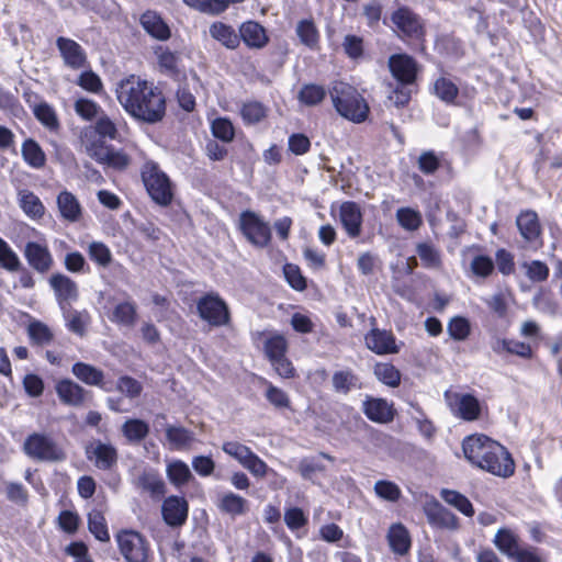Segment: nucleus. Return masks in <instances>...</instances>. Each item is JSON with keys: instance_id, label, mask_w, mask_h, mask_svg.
<instances>
[{"instance_id": "e2e57ef3", "label": "nucleus", "mask_w": 562, "mask_h": 562, "mask_svg": "<svg viewBox=\"0 0 562 562\" xmlns=\"http://www.w3.org/2000/svg\"><path fill=\"white\" fill-rule=\"evenodd\" d=\"M93 131L101 138L116 139L119 137L117 127L108 115H101L98 119Z\"/></svg>"}, {"instance_id": "3c124183", "label": "nucleus", "mask_w": 562, "mask_h": 562, "mask_svg": "<svg viewBox=\"0 0 562 562\" xmlns=\"http://www.w3.org/2000/svg\"><path fill=\"white\" fill-rule=\"evenodd\" d=\"M326 90L315 83L304 85L299 92V100L306 105H316L324 100Z\"/></svg>"}, {"instance_id": "393cba45", "label": "nucleus", "mask_w": 562, "mask_h": 562, "mask_svg": "<svg viewBox=\"0 0 562 562\" xmlns=\"http://www.w3.org/2000/svg\"><path fill=\"white\" fill-rule=\"evenodd\" d=\"M80 144L85 153L97 162H99L108 147L99 135L95 134L92 127H86L80 133Z\"/></svg>"}, {"instance_id": "aec40b11", "label": "nucleus", "mask_w": 562, "mask_h": 562, "mask_svg": "<svg viewBox=\"0 0 562 562\" xmlns=\"http://www.w3.org/2000/svg\"><path fill=\"white\" fill-rule=\"evenodd\" d=\"M56 203L60 217L64 221L69 223H77L82 218V205L71 192L67 190L59 192Z\"/></svg>"}, {"instance_id": "603ef678", "label": "nucleus", "mask_w": 562, "mask_h": 562, "mask_svg": "<svg viewBox=\"0 0 562 562\" xmlns=\"http://www.w3.org/2000/svg\"><path fill=\"white\" fill-rule=\"evenodd\" d=\"M222 450L229 457L237 460L243 467L249 461V459L255 453L249 447L237 441L224 442L222 446Z\"/></svg>"}, {"instance_id": "f257e3e1", "label": "nucleus", "mask_w": 562, "mask_h": 562, "mask_svg": "<svg viewBox=\"0 0 562 562\" xmlns=\"http://www.w3.org/2000/svg\"><path fill=\"white\" fill-rule=\"evenodd\" d=\"M115 94L124 111L137 121L155 124L166 114V99L160 89L137 76L117 82Z\"/></svg>"}, {"instance_id": "9d476101", "label": "nucleus", "mask_w": 562, "mask_h": 562, "mask_svg": "<svg viewBox=\"0 0 562 562\" xmlns=\"http://www.w3.org/2000/svg\"><path fill=\"white\" fill-rule=\"evenodd\" d=\"M363 414L378 424H389L394 419L395 408L384 398L367 396L362 404Z\"/></svg>"}, {"instance_id": "6e6552de", "label": "nucleus", "mask_w": 562, "mask_h": 562, "mask_svg": "<svg viewBox=\"0 0 562 562\" xmlns=\"http://www.w3.org/2000/svg\"><path fill=\"white\" fill-rule=\"evenodd\" d=\"M199 315L212 326H223L229 323V311L226 303L214 293H209L196 303Z\"/></svg>"}, {"instance_id": "7ed1b4c3", "label": "nucleus", "mask_w": 562, "mask_h": 562, "mask_svg": "<svg viewBox=\"0 0 562 562\" xmlns=\"http://www.w3.org/2000/svg\"><path fill=\"white\" fill-rule=\"evenodd\" d=\"M329 93L334 108L342 117L353 123L367 120L369 105L356 88L344 81H335Z\"/></svg>"}, {"instance_id": "0e129e2a", "label": "nucleus", "mask_w": 562, "mask_h": 562, "mask_svg": "<svg viewBox=\"0 0 562 562\" xmlns=\"http://www.w3.org/2000/svg\"><path fill=\"white\" fill-rule=\"evenodd\" d=\"M89 257L102 267L109 266L112 259L110 249L102 243L93 241L89 245Z\"/></svg>"}, {"instance_id": "8fccbe9b", "label": "nucleus", "mask_w": 562, "mask_h": 562, "mask_svg": "<svg viewBox=\"0 0 562 562\" xmlns=\"http://www.w3.org/2000/svg\"><path fill=\"white\" fill-rule=\"evenodd\" d=\"M434 92L441 101L452 103L458 97L459 89L450 79L440 77L434 83Z\"/></svg>"}, {"instance_id": "e433bc0d", "label": "nucleus", "mask_w": 562, "mask_h": 562, "mask_svg": "<svg viewBox=\"0 0 562 562\" xmlns=\"http://www.w3.org/2000/svg\"><path fill=\"white\" fill-rule=\"evenodd\" d=\"M166 437L171 449L181 450L188 448L193 441V432L177 426L166 428Z\"/></svg>"}, {"instance_id": "4468645a", "label": "nucleus", "mask_w": 562, "mask_h": 562, "mask_svg": "<svg viewBox=\"0 0 562 562\" xmlns=\"http://www.w3.org/2000/svg\"><path fill=\"white\" fill-rule=\"evenodd\" d=\"M395 27L406 36L418 37L423 33L420 19L411 9L401 7L392 13Z\"/></svg>"}, {"instance_id": "6ab92c4d", "label": "nucleus", "mask_w": 562, "mask_h": 562, "mask_svg": "<svg viewBox=\"0 0 562 562\" xmlns=\"http://www.w3.org/2000/svg\"><path fill=\"white\" fill-rule=\"evenodd\" d=\"M49 285L61 307L65 303L76 301L78 297L77 283L63 273H54L49 278Z\"/></svg>"}, {"instance_id": "864d4df0", "label": "nucleus", "mask_w": 562, "mask_h": 562, "mask_svg": "<svg viewBox=\"0 0 562 562\" xmlns=\"http://www.w3.org/2000/svg\"><path fill=\"white\" fill-rule=\"evenodd\" d=\"M296 34L300 41L308 47H314L318 42L317 29L311 20L300 21L296 26Z\"/></svg>"}, {"instance_id": "423d86ee", "label": "nucleus", "mask_w": 562, "mask_h": 562, "mask_svg": "<svg viewBox=\"0 0 562 562\" xmlns=\"http://www.w3.org/2000/svg\"><path fill=\"white\" fill-rule=\"evenodd\" d=\"M239 228L244 236L255 246L266 247L271 239L269 224L252 211H245L240 214Z\"/></svg>"}, {"instance_id": "2f4dec72", "label": "nucleus", "mask_w": 562, "mask_h": 562, "mask_svg": "<svg viewBox=\"0 0 562 562\" xmlns=\"http://www.w3.org/2000/svg\"><path fill=\"white\" fill-rule=\"evenodd\" d=\"M24 161L34 169H42L46 164V155L40 144L33 138H27L21 146Z\"/></svg>"}, {"instance_id": "4d7b16f0", "label": "nucleus", "mask_w": 562, "mask_h": 562, "mask_svg": "<svg viewBox=\"0 0 562 562\" xmlns=\"http://www.w3.org/2000/svg\"><path fill=\"white\" fill-rule=\"evenodd\" d=\"M0 266L11 272L18 271L21 261L7 241L0 237Z\"/></svg>"}, {"instance_id": "f3484780", "label": "nucleus", "mask_w": 562, "mask_h": 562, "mask_svg": "<svg viewBox=\"0 0 562 562\" xmlns=\"http://www.w3.org/2000/svg\"><path fill=\"white\" fill-rule=\"evenodd\" d=\"M424 513L429 524L436 527L454 529L458 526L457 517L434 498L424 504Z\"/></svg>"}, {"instance_id": "f03ea898", "label": "nucleus", "mask_w": 562, "mask_h": 562, "mask_svg": "<svg viewBox=\"0 0 562 562\" xmlns=\"http://www.w3.org/2000/svg\"><path fill=\"white\" fill-rule=\"evenodd\" d=\"M462 449L469 462L482 470L502 477L514 473L515 463L507 449L485 435L468 436Z\"/></svg>"}, {"instance_id": "473e14b6", "label": "nucleus", "mask_w": 562, "mask_h": 562, "mask_svg": "<svg viewBox=\"0 0 562 562\" xmlns=\"http://www.w3.org/2000/svg\"><path fill=\"white\" fill-rule=\"evenodd\" d=\"M496 548L509 559L521 548L518 536L510 529H499L494 538Z\"/></svg>"}, {"instance_id": "20e7f679", "label": "nucleus", "mask_w": 562, "mask_h": 562, "mask_svg": "<svg viewBox=\"0 0 562 562\" xmlns=\"http://www.w3.org/2000/svg\"><path fill=\"white\" fill-rule=\"evenodd\" d=\"M23 450L27 457L37 461L60 462L66 459L64 449L49 435L42 432L27 436Z\"/></svg>"}, {"instance_id": "69168bd1", "label": "nucleus", "mask_w": 562, "mask_h": 562, "mask_svg": "<svg viewBox=\"0 0 562 562\" xmlns=\"http://www.w3.org/2000/svg\"><path fill=\"white\" fill-rule=\"evenodd\" d=\"M36 119L49 130L58 127V120L55 111L47 103H42L34 109Z\"/></svg>"}, {"instance_id": "de8ad7c7", "label": "nucleus", "mask_w": 562, "mask_h": 562, "mask_svg": "<svg viewBox=\"0 0 562 562\" xmlns=\"http://www.w3.org/2000/svg\"><path fill=\"white\" fill-rule=\"evenodd\" d=\"M376 379L390 387H395L401 382L400 371L391 363H376L374 367Z\"/></svg>"}, {"instance_id": "2eb2a0df", "label": "nucleus", "mask_w": 562, "mask_h": 562, "mask_svg": "<svg viewBox=\"0 0 562 562\" xmlns=\"http://www.w3.org/2000/svg\"><path fill=\"white\" fill-rule=\"evenodd\" d=\"M24 255L27 263L40 273H46L53 267L54 260L46 246L30 241L25 245Z\"/></svg>"}, {"instance_id": "c9c22d12", "label": "nucleus", "mask_w": 562, "mask_h": 562, "mask_svg": "<svg viewBox=\"0 0 562 562\" xmlns=\"http://www.w3.org/2000/svg\"><path fill=\"white\" fill-rule=\"evenodd\" d=\"M416 252L422 263L427 269H440L442 266L439 249L431 243H419L416 246Z\"/></svg>"}, {"instance_id": "72a5a7b5", "label": "nucleus", "mask_w": 562, "mask_h": 562, "mask_svg": "<svg viewBox=\"0 0 562 562\" xmlns=\"http://www.w3.org/2000/svg\"><path fill=\"white\" fill-rule=\"evenodd\" d=\"M210 34L213 38L221 42L225 47L234 49L239 45V36L234 29L222 22H215L210 26Z\"/></svg>"}, {"instance_id": "dca6fc26", "label": "nucleus", "mask_w": 562, "mask_h": 562, "mask_svg": "<svg viewBox=\"0 0 562 562\" xmlns=\"http://www.w3.org/2000/svg\"><path fill=\"white\" fill-rule=\"evenodd\" d=\"M161 513L167 525L182 526L188 517V503L183 497L170 496L165 499Z\"/></svg>"}, {"instance_id": "bf43d9fd", "label": "nucleus", "mask_w": 562, "mask_h": 562, "mask_svg": "<svg viewBox=\"0 0 562 562\" xmlns=\"http://www.w3.org/2000/svg\"><path fill=\"white\" fill-rule=\"evenodd\" d=\"M75 112L83 120L91 121L97 117L101 111L100 105L89 99L80 98L75 102Z\"/></svg>"}, {"instance_id": "cd10ccee", "label": "nucleus", "mask_w": 562, "mask_h": 562, "mask_svg": "<svg viewBox=\"0 0 562 562\" xmlns=\"http://www.w3.org/2000/svg\"><path fill=\"white\" fill-rule=\"evenodd\" d=\"M18 203L24 214L32 220H40L45 214V206L41 199L30 190L18 191Z\"/></svg>"}, {"instance_id": "a878e982", "label": "nucleus", "mask_w": 562, "mask_h": 562, "mask_svg": "<svg viewBox=\"0 0 562 562\" xmlns=\"http://www.w3.org/2000/svg\"><path fill=\"white\" fill-rule=\"evenodd\" d=\"M240 37L244 43L251 48H262L267 45L269 38L262 25L255 21H247L239 29Z\"/></svg>"}, {"instance_id": "ea45409f", "label": "nucleus", "mask_w": 562, "mask_h": 562, "mask_svg": "<svg viewBox=\"0 0 562 562\" xmlns=\"http://www.w3.org/2000/svg\"><path fill=\"white\" fill-rule=\"evenodd\" d=\"M440 496L447 504L456 507L463 515L469 517L474 515V509L471 502L459 492L443 488L440 492Z\"/></svg>"}, {"instance_id": "6e6d98bb", "label": "nucleus", "mask_w": 562, "mask_h": 562, "mask_svg": "<svg viewBox=\"0 0 562 562\" xmlns=\"http://www.w3.org/2000/svg\"><path fill=\"white\" fill-rule=\"evenodd\" d=\"M99 164L106 165L115 170H124L130 165V157L122 150H115L108 147V153L104 154Z\"/></svg>"}, {"instance_id": "4c0bfd02", "label": "nucleus", "mask_w": 562, "mask_h": 562, "mask_svg": "<svg viewBox=\"0 0 562 562\" xmlns=\"http://www.w3.org/2000/svg\"><path fill=\"white\" fill-rule=\"evenodd\" d=\"M122 432L130 442H140L149 434V426L142 419H127L122 425Z\"/></svg>"}, {"instance_id": "c85d7f7f", "label": "nucleus", "mask_w": 562, "mask_h": 562, "mask_svg": "<svg viewBox=\"0 0 562 562\" xmlns=\"http://www.w3.org/2000/svg\"><path fill=\"white\" fill-rule=\"evenodd\" d=\"M517 227L521 237L528 241H535L540 236V224L538 215L532 211H526L518 215L516 220Z\"/></svg>"}, {"instance_id": "5fc2aeb1", "label": "nucleus", "mask_w": 562, "mask_h": 562, "mask_svg": "<svg viewBox=\"0 0 562 562\" xmlns=\"http://www.w3.org/2000/svg\"><path fill=\"white\" fill-rule=\"evenodd\" d=\"M447 331L452 339L462 341L469 337L471 333V326L467 318L456 316L448 323Z\"/></svg>"}, {"instance_id": "0eeeda50", "label": "nucleus", "mask_w": 562, "mask_h": 562, "mask_svg": "<svg viewBox=\"0 0 562 562\" xmlns=\"http://www.w3.org/2000/svg\"><path fill=\"white\" fill-rule=\"evenodd\" d=\"M116 542L121 554L127 562L147 561L148 543L139 532L134 530H121L116 535Z\"/></svg>"}, {"instance_id": "a19ab883", "label": "nucleus", "mask_w": 562, "mask_h": 562, "mask_svg": "<svg viewBox=\"0 0 562 562\" xmlns=\"http://www.w3.org/2000/svg\"><path fill=\"white\" fill-rule=\"evenodd\" d=\"M166 472L169 481L177 486L183 485L192 479L188 464L181 460L169 462Z\"/></svg>"}, {"instance_id": "39448f33", "label": "nucleus", "mask_w": 562, "mask_h": 562, "mask_svg": "<svg viewBox=\"0 0 562 562\" xmlns=\"http://www.w3.org/2000/svg\"><path fill=\"white\" fill-rule=\"evenodd\" d=\"M142 180L150 198L160 205H168L173 196L167 175L154 161H147L142 168Z\"/></svg>"}, {"instance_id": "b1692460", "label": "nucleus", "mask_w": 562, "mask_h": 562, "mask_svg": "<svg viewBox=\"0 0 562 562\" xmlns=\"http://www.w3.org/2000/svg\"><path fill=\"white\" fill-rule=\"evenodd\" d=\"M139 22L143 29L155 40L167 41L171 36L170 27L156 11H145L140 15Z\"/></svg>"}, {"instance_id": "a18cd8bd", "label": "nucleus", "mask_w": 562, "mask_h": 562, "mask_svg": "<svg viewBox=\"0 0 562 562\" xmlns=\"http://www.w3.org/2000/svg\"><path fill=\"white\" fill-rule=\"evenodd\" d=\"M88 527L91 533L102 542L110 540L106 521L103 514L99 510H92L88 515Z\"/></svg>"}, {"instance_id": "680f3d73", "label": "nucleus", "mask_w": 562, "mask_h": 562, "mask_svg": "<svg viewBox=\"0 0 562 562\" xmlns=\"http://www.w3.org/2000/svg\"><path fill=\"white\" fill-rule=\"evenodd\" d=\"M212 133L216 138L226 143L233 140L235 135L232 122L223 117L216 119L212 122Z\"/></svg>"}, {"instance_id": "c756f323", "label": "nucleus", "mask_w": 562, "mask_h": 562, "mask_svg": "<svg viewBox=\"0 0 562 562\" xmlns=\"http://www.w3.org/2000/svg\"><path fill=\"white\" fill-rule=\"evenodd\" d=\"M217 507L222 513L236 517L248 512V502L238 494L227 492L220 497Z\"/></svg>"}, {"instance_id": "052dcab7", "label": "nucleus", "mask_w": 562, "mask_h": 562, "mask_svg": "<svg viewBox=\"0 0 562 562\" xmlns=\"http://www.w3.org/2000/svg\"><path fill=\"white\" fill-rule=\"evenodd\" d=\"M158 65L166 74H175L178 70L179 55L160 47L156 50Z\"/></svg>"}, {"instance_id": "f8f14e48", "label": "nucleus", "mask_w": 562, "mask_h": 562, "mask_svg": "<svg viewBox=\"0 0 562 562\" xmlns=\"http://www.w3.org/2000/svg\"><path fill=\"white\" fill-rule=\"evenodd\" d=\"M389 67L393 77L402 85H411L416 79L417 64L406 54H395L389 58Z\"/></svg>"}, {"instance_id": "c03bdc74", "label": "nucleus", "mask_w": 562, "mask_h": 562, "mask_svg": "<svg viewBox=\"0 0 562 562\" xmlns=\"http://www.w3.org/2000/svg\"><path fill=\"white\" fill-rule=\"evenodd\" d=\"M136 305L132 302H123L115 306L112 321L126 327H133L136 322Z\"/></svg>"}, {"instance_id": "37998d69", "label": "nucleus", "mask_w": 562, "mask_h": 562, "mask_svg": "<svg viewBox=\"0 0 562 562\" xmlns=\"http://www.w3.org/2000/svg\"><path fill=\"white\" fill-rule=\"evenodd\" d=\"M526 277L531 282H544L549 278V267L540 260L524 261L520 263Z\"/></svg>"}, {"instance_id": "79ce46f5", "label": "nucleus", "mask_w": 562, "mask_h": 562, "mask_svg": "<svg viewBox=\"0 0 562 562\" xmlns=\"http://www.w3.org/2000/svg\"><path fill=\"white\" fill-rule=\"evenodd\" d=\"M263 349L269 361H273L285 356L288 341L283 335L272 334L266 339Z\"/></svg>"}, {"instance_id": "9b49d317", "label": "nucleus", "mask_w": 562, "mask_h": 562, "mask_svg": "<svg viewBox=\"0 0 562 562\" xmlns=\"http://www.w3.org/2000/svg\"><path fill=\"white\" fill-rule=\"evenodd\" d=\"M86 453L88 459L100 470L112 469L119 459L116 448L111 443H104L100 440L93 441L87 448Z\"/></svg>"}, {"instance_id": "7c9ffc66", "label": "nucleus", "mask_w": 562, "mask_h": 562, "mask_svg": "<svg viewBox=\"0 0 562 562\" xmlns=\"http://www.w3.org/2000/svg\"><path fill=\"white\" fill-rule=\"evenodd\" d=\"M71 372L78 380L87 385L105 389L103 383V372L91 364L85 362H76L72 366Z\"/></svg>"}, {"instance_id": "f704fd0d", "label": "nucleus", "mask_w": 562, "mask_h": 562, "mask_svg": "<svg viewBox=\"0 0 562 562\" xmlns=\"http://www.w3.org/2000/svg\"><path fill=\"white\" fill-rule=\"evenodd\" d=\"M334 391L347 395L351 390L360 387L358 376L351 370H340L333 374Z\"/></svg>"}, {"instance_id": "774afa93", "label": "nucleus", "mask_w": 562, "mask_h": 562, "mask_svg": "<svg viewBox=\"0 0 562 562\" xmlns=\"http://www.w3.org/2000/svg\"><path fill=\"white\" fill-rule=\"evenodd\" d=\"M418 169L425 175L436 172L440 167L439 157L431 150L423 151L417 160Z\"/></svg>"}, {"instance_id": "09e8293b", "label": "nucleus", "mask_w": 562, "mask_h": 562, "mask_svg": "<svg viewBox=\"0 0 562 562\" xmlns=\"http://www.w3.org/2000/svg\"><path fill=\"white\" fill-rule=\"evenodd\" d=\"M27 334L33 344L41 346L48 345L54 338L49 327L40 321H33L29 324Z\"/></svg>"}, {"instance_id": "bb28decb", "label": "nucleus", "mask_w": 562, "mask_h": 562, "mask_svg": "<svg viewBox=\"0 0 562 562\" xmlns=\"http://www.w3.org/2000/svg\"><path fill=\"white\" fill-rule=\"evenodd\" d=\"M387 541L391 550L395 554L404 555L411 549V536L403 524H393L387 532Z\"/></svg>"}, {"instance_id": "1a4fd4ad", "label": "nucleus", "mask_w": 562, "mask_h": 562, "mask_svg": "<svg viewBox=\"0 0 562 562\" xmlns=\"http://www.w3.org/2000/svg\"><path fill=\"white\" fill-rule=\"evenodd\" d=\"M446 401L452 413L468 422L476 420L481 415V405L479 400L471 394L445 393Z\"/></svg>"}, {"instance_id": "412c9836", "label": "nucleus", "mask_w": 562, "mask_h": 562, "mask_svg": "<svg viewBox=\"0 0 562 562\" xmlns=\"http://www.w3.org/2000/svg\"><path fill=\"white\" fill-rule=\"evenodd\" d=\"M56 393L64 404L78 407L83 405L89 392L78 383L64 379L57 382Z\"/></svg>"}, {"instance_id": "58836bf2", "label": "nucleus", "mask_w": 562, "mask_h": 562, "mask_svg": "<svg viewBox=\"0 0 562 562\" xmlns=\"http://www.w3.org/2000/svg\"><path fill=\"white\" fill-rule=\"evenodd\" d=\"M245 0H184V2L201 12L220 14L224 12L228 5L244 2Z\"/></svg>"}, {"instance_id": "4be33fe9", "label": "nucleus", "mask_w": 562, "mask_h": 562, "mask_svg": "<svg viewBox=\"0 0 562 562\" xmlns=\"http://www.w3.org/2000/svg\"><path fill=\"white\" fill-rule=\"evenodd\" d=\"M367 347L378 355L395 353L397 347L391 331L373 328L364 337Z\"/></svg>"}, {"instance_id": "5701e85b", "label": "nucleus", "mask_w": 562, "mask_h": 562, "mask_svg": "<svg viewBox=\"0 0 562 562\" xmlns=\"http://www.w3.org/2000/svg\"><path fill=\"white\" fill-rule=\"evenodd\" d=\"M340 222L349 237H358L361 233L362 213L355 202H344L340 206Z\"/></svg>"}, {"instance_id": "338daca9", "label": "nucleus", "mask_w": 562, "mask_h": 562, "mask_svg": "<svg viewBox=\"0 0 562 562\" xmlns=\"http://www.w3.org/2000/svg\"><path fill=\"white\" fill-rule=\"evenodd\" d=\"M240 114L246 123L254 124L258 123L265 117L266 111L261 103L249 102L243 105Z\"/></svg>"}, {"instance_id": "13d9d810", "label": "nucleus", "mask_w": 562, "mask_h": 562, "mask_svg": "<svg viewBox=\"0 0 562 562\" xmlns=\"http://www.w3.org/2000/svg\"><path fill=\"white\" fill-rule=\"evenodd\" d=\"M374 492L380 498L389 502H396L402 495L397 484L386 480H380L375 482Z\"/></svg>"}, {"instance_id": "a211bd4d", "label": "nucleus", "mask_w": 562, "mask_h": 562, "mask_svg": "<svg viewBox=\"0 0 562 562\" xmlns=\"http://www.w3.org/2000/svg\"><path fill=\"white\" fill-rule=\"evenodd\" d=\"M135 487L153 497H160L166 492V485L159 473L154 469H144L133 480Z\"/></svg>"}, {"instance_id": "49530a36", "label": "nucleus", "mask_w": 562, "mask_h": 562, "mask_svg": "<svg viewBox=\"0 0 562 562\" xmlns=\"http://www.w3.org/2000/svg\"><path fill=\"white\" fill-rule=\"evenodd\" d=\"M396 220L398 224L406 231H416L423 224L420 212L412 207H401L396 211Z\"/></svg>"}, {"instance_id": "ddd939ff", "label": "nucleus", "mask_w": 562, "mask_h": 562, "mask_svg": "<svg viewBox=\"0 0 562 562\" xmlns=\"http://www.w3.org/2000/svg\"><path fill=\"white\" fill-rule=\"evenodd\" d=\"M56 46L60 53L64 64L71 69L83 68L87 64L85 49L74 40L59 36Z\"/></svg>"}]
</instances>
